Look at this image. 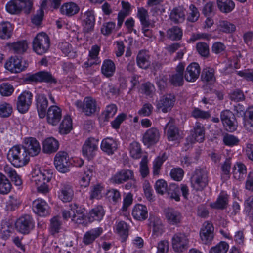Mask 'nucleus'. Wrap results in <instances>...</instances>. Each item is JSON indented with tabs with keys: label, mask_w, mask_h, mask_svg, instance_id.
Listing matches in <instances>:
<instances>
[{
	"label": "nucleus",
	"mask_w": 253,
	"mask_h": 253,
	"mask_svg": "<svg viewBox=\"0 0 253 253\" xmlns=\"http://www.w3.org/2000/svg\"><path fill=\"white\" fill-rule=\"evenodd\" d=\"M175 101L174 94H169L163 96L157 105V108L164 113H167L173 107Z\"/></svg>",
	"instance_id": "obj_23"
},
{
	"label": "nucleus",
	"mask_w": 253,
	"mask_h": 253,
	"mask_svg": "<svg viewBox=\"0 0 253 253\" xmlns=\"http://www.w3.org/2000/svg\"><path fill=\"white\" fill-rule=\"evenodd\" d=\"M229 99L236 102L243 101L245 100V96L243 91L237 88L232 90L228 94Z\"/></svg>",
	"instance_id": "obj_60"
},
{
	"label": "nucleus",
	"mask_w": 253,
	"mask_h": 253,
	"mask_svg": "<svg viewBox=\"0 0 253 253\" xmlns=\"http://www.w3.org/2000/svg\"><path fill=\"white\" fill-rule=\"evenodd\" d=\"M12 28L9 22H2L0 23V38L8 39L10 38L12 33Z\"/></svg>",
	"instance_id": "obj_48"
},
{
	"label": "nucleus",
	"mask_w": 253,
	"mask_h": 253,
	"mask_svg": "<svg viewBox=\"0 0 253 253\" xmlns=\"http://www.w3.org/2000/svg\"><path fill=\"white\" fill-rule=\"evenodd\" d=\"M105 214V211L103 207L98 205L92 209L89 212L87 219L89 222L94 221H100L102 220Z\"/></svg>",
	"instance_id": "obj_35"
},
{
	"label": "nucleus",
	"mask_w": 253,
	"mask_h": 253,
	"mask_svg": "<svg viewBox=\"0 0 253 253\" xmlns=\"http://www.w3.org/2000/svg\"><path fill=\"white\" fill-rule=\"evenodd\" d=\"M52 177V173L50 170H35L30 178L31 181L35 186L44 182H49Z\"/></svg>",
	"instance_id": "obj_14"
},
{
	"label": "nucleus",
	"mask_w": 253,
	"mask_h": 253,
	"mask_svg": "<svg viewBox=\"0 0 253 253\" xmlns=\"http://www.w3.org/2000/svg\"><path fill=\"white\" fill-rule=\"evenodd\" d=\"M150 59L149 51L146 50H141L138 52L136 57V64L139 68L146 69L150 66Z\"/></svg>",
	"instance_id": "obj_31"
},
{
	"label": "nucleus",
	"mask_w": 253,
	"mask_h": 253,
	"mask_svg": "<svg viewBox=\"0 0 253 253\" xmlns=\"http://www.w3.org/2000/svg\"><path fill=\"white\" fill-rule=\"evenodd\" d=\"M247 172L246 166L241 163H237L233 167L232 174L234 179L242 180Z\"/></svg>",
	"instance_id": "obj_40"
},
{
	"label": "nucleus",
	"mask_w": 253,
	"mask_h": 253,
	"mask_svg": "<svg viewBox=\"0 0 253 253\" xmlns=\"http://www.w3.org/2000/svg\"><path fill=\"white\" fill-rule=\"evenodd\" d=\"M58 197L62 202H70L74 197V190L72 185L68 182L60 183Z\"/></svg>",
	"instance_id": "obj_16"
},
{
	"label": "nucleus",
	"mask_w": 253,
	"mask_h": 253,
	"mask_svg": "<svg viewBox=\"0 0 253 253\" xmlns=\"http://www.w3.org/2000/svg\"><path fill=\"white\" fill-rule=\"evenodd\" d=\"M231 164V159L229 158L226 159L221 165V178L224 180H227L230 178Z\"/></svg>",
	"instance_id": "obj_53"
},
{
	"label": "nucleus",
	"mask_w": 253,
	"mask_h": 253,
	"mask_svg": "<svg viewBox=\"0 0 253 253\" xmlns=\"http://www.w3.org/2000/svg\"><path fill=\"white\" fill-rule=\"evenodd\" d=\"M78 110H81L85 115L90 116L94 114L97 109L96 100L92 97H85L84 101L78 100L74 103Z\"/></svg>",
	"instance_id": "obj_5"
},
{
	"label": "nucleus",
	"mask_w": 253,
	"mask_h": 253,
	"mask_svg": "<svg viewBox=\"0 0 253 253\" xmlns=\"http://www.w3.org/2000/svg\"><path fill=\"white\" fill-rule=\"evenodd\" d=\"M54 165L56 169L60 172L66 173L70 171L71 163L69 156L66 152L59 151L54 158Z\"/></svg>",
	"instance_id": "obj_8"
},
{
	"label": "nucleus",
	"mask_w": 253,
	"mask_h": 253,
	"mask_svg": "<svg viewBox=\"0 0 253 253\" xmlns=\"http://www.w3.org/2000/svg\"><path fill=\"white\" fill-rule=\"evenodd\" d=\"M3 169L4 172L8 175L16 186H21L22 185V179L14 169L9 165H6L4 167Z\"/></svg>",
	"instance_id": "obj_42"
},
{
	"label": "nucleus",
	"mask_w": 253,
	"mask_h": 253,
	"mask_svg": "<svg viewBox=\"0 0 253 253\" xmlns=\"http://www.w3.org/2000/svg\"><path fill=\"white\" fill-rule=\"evenodd\" d=\"M22 146L28 156H37L41 150L39 141L35 138L32 137L25 138Z\"/></svg>",
	"instance_id": "obj_11"
},
{
	"label": "nucleus",
	"mask_w": 253,
	"mask_h": 253,
	"mask_svg": "<svg viewBox=\"0 0 253 253\" xmlns=\"http://www.w3.org/2000/svg\"><path fill=\"white\" fill-rule=\"evenodd\" d=\"M12 185L6 176L0 172V193L7 194L11 190Z\"/></svg>",
	"instance_id": "obj_47"
},
{
	"label": "nucleus",
	"mask_w": 253,
	"mask_h": 253,
	"mask_svg": "<svg viewBox=\"0 0 253 253\" xmlns=\"http://www.w3.org/2000/svg\"><path fill=\"white\" fill-rule=\"evenodd\" d=\"M160 138L159 130L156 127H151L143 134L142 141L144 145L150 147L157 143Z\"/></svg>",
	"instance_id": "obj_13"
},
{
	"label": "nucleus",
	"mask_w": 253,
	"mask_h": 253,
	"mask_svg": "<svg viewBox=\"0 0 253 253\" xmlns=\"http://www.w3.org/2000/svg\"><path fill=\"white\" fill-rule=\"evenodd\" d=\"M149 226L153 228V234L157 236L163 232L162 221L158 217L151 215L149 219Z\"/></svg>",
	"instance_id": "obj_38"
},
{
	"label": "nucleus",
	"mask_w": 253,
	"mask_h": 253,
	"mask_svg": "<svg viewBox=\"0 0 253 253\" xmlns=\"http://www.w3.org/2000/svg\"><path fill=\"white\" fill-rule=\"evenodd\" d=\"M104 187L100 184L91 186L90 188L89 198L90 200L94 199H99L102 197V191Z\"/></svg>",
	"instance_id": "obj_57"
},
{
	"label": "nucleus",
	"mask_w": 253,
	"mask_h": 253,
	"mask_svg": "<svg viewBox=\"0 0 253 253\" xmlns=\"http://www.w3.org/2000/svg\"><path fill=\"white\" fill-rule=\"evenodd\" d=\"M215 70L212 68H205L203 69L201 79L203 82L212 83L215 81Z\"/></svg>",
	"instance_id": "obj_51"
},
{
	"label": "nucleus",
	"mask_w": 253,
	"mask_h": 253,
	"mask_svg": "<svg viewBox=\"0 0 253 253\" xmlns=\"http://www.w3.org/2000/svg\"><path fill=\"white\" fill-rule=\"evenodd\" d=\"M228 249V244L225 242L221 241L212 247L210 250V253H226Z\"/></svg>",
	"instance_id": "obj_64"
},
{
	"label": "nucleus",
	"mask_w": 253,
	"mask_h": 253,
	"mask_svg": "<svg viewBox=\"0 0 253 253\" xmlns=\"http://www.w3.org/2000/svg\"><path fill=\"white\" fill-rule=\"evenodd\" d=\"M13 112V108L9 103L1 102L0 103V117L7 118L9 117Z\"/></svg>",
	"instance_id": "obj_59"
},
{
	"label": "nucleus",
	"mask_w": 253,
	"mask_h": 253,
	"mask_svg": "<svg viewBox=\"0 0 253 253\" xmlns=\"http://www.w3.org/2000/svg\"><path fill=\"white\" fill-rule=\"evenodd\" d=\"M7 158L15 167H21L26 165L29 161V157L27 155L22 145H15L9 150L7 154Z\"/></svg>",
	"instance_id": "obj_1"
},
{
	"label": "nucleus",
	"mask_w": 253,
	"mask_h": 253,
	"mask_svg": "<svg viewBox=\"0 0 253 253\" xmlns=\"http://www.w3.org/2000/svg\"><path fill=\"white\" fill-rule=\"evenodd\" d=\"M47 123L52 126L58 124L62 118V110L56 105L51 106L46 112Z\"/></svg>",
	"instance_id": "obj_17"
},
{
	"label": "nucleus",
	"mask_w": 253,
	"mask_h": 253,
	"mask_svg": "<svg viewBox=\"0 0 253 253\" xmlns=\"http://www.w3.org/2000/svg\"><path fill=\"white\" fill-rule=\"evenodd\" d=\"M34 227V220L29 214H25L20 216L15 222L16 230L23 234H29Z\"/></svg>",
	"instance_id": "obj_6"
},
{
	"label": "nucleus",
	"mask_w": 253,
	"mask_h": 253,
	"mask_svg": "<svg viewBox=\"0 0 253 253\" xmlns=\"http://www.w3.org/2000/svg\"><path fill=\"white\" fill-rule=\"evenodd\" d=\"M201 68L196 62L190 64L184 72V78L187 82H194L199 77Z\"/></svg>",
	"instance_id": "obj_21"
},
{
	"label": "nucleus",
	"mask_w": 253,
	"mask_h": 253,
	"mask_svg": "<svg viewBox=\"0 0 253 253\" xmlns=\"http://www.w3.org/2000/svg\"><path fill=\"white\" fill-rule=\"evenodd\" d=\"M36 101L39 116L40 118H44L48 106L47 99L44 94H39L36 95Z\"/></svg>",
	"instance_id": "obj_27"
},
{
	"label": "nucleus",
	"mask_w": 253,
	"mask_h": 253,
	"mask_svg": "<svg viewBox=\"0 0 253 253\" xmlns=\"http://www.w3.org/2000/svg\"><path fill=\"white\" fill-rule=\"evenodd\" d=\"M208 172L205 168L196 169L191 177V187L196 191H203L208 185Z\"/></svg>",
	"instance_id": "obj_2"
},
{
	"label": "nucleus",
	"mask_w": 253,
	"mask_h": 253,
	"mask_svg": "<svg viewBox=\"0 0 253 253\" xmlns=\"http://www.w3.org/2000/svg\"><path fill=\"white\" fill-rule=\"evenodd\" d=\"M184 68L185 65L183 63L181 62L177 66L176 73L172 75L169 79V81L172 85L176 86L182 85L184 77Z\"/></svg>",
	"instance_id": "obj_26"
},
{
	"label": "nucleus",
	"mask_w": 253,
	"mask_h": 253,
	"mask_svg": "<svg viewBox=\"0 0 253 253\" xmlns=\"http://www.w3.org/2000/svg\"><path fill=\"white\" fill-rule=\"evenodd\" d=\"M58 48L65 54L70 58H74L77 56V53L73 49L72 45L68 42H63L59 43Z\"/></svg>",
	"instance_id": "obj_46"
},
{
	"label": "nucleus",
	"mask_w": 253,
	"mask_h": 253,
	"mask_svg": "<svg viewBox=\"0 0 253 253\" xmlns=\"http://www.w3.org/2000/svg\"><path fill=\"white\" fill-rule=\"evenodd\" d=\"M14 91L13 86L9 83H3L0 84V94L3 97L11 96Z\"/></svg>",
	"instance_id": "obj_61"
},
{
	"label": "nucleus",
	"mask_w": 253,
	"mask_h": 253,
	"mask_svg": "<svg viewBox=\"0 0 253 253\" xmlns=\"http://www.w3.org/2000/svg\"><path fill=\"white\" fill-rule=\"evenodd\" d=\"M122 9L118 14L117 27L120 28L123 24L125 18L127 16L130 11V4L128 2L122 1Z\"/></svg>",
	"instance_id": "obj_39"
},
{
	"label": "nucleus",
	"mask_w": 253,
	"mask_h": 253,
	"mask_svg": "<svg viewBox=\"0 0 253 253\" xmlns=\"http://www.w3.org/2000/svg\"><path fill=\"white\" fill-rule=\"evenodd\" d=\"M33 211L41 216H45L49 213V206L47 203L42 199L34 200L32 204Z\"/></svg>",
	"instance_id": "obj_24"
},
{
	"label": "nucleus",
	"mask_w": 253,
	"mask_h": 253,
	"mask_svg": "<svg viewBox=\"0 0 253 253\" xmlns=\"http://www.w3.org/2000/svg\"><path fill=\"white\" fill-rule=\"evenodd\" d=\"M202 242L205 245H210L214 238V227L212 223L205 222L200 231Z\"/></svg>",
	"instance_id": "obj_12"
},
{
	"label": "nucleus",
	"mask_w": 253,
	"mask_h": 253,
	"mask_svg": "<svg viewBox=\"0 0 253 253\" xmlns=\"http://www.w3.org/2000/svg\"><path fill=\"white\" fill-rule=\"evenodd\" d=\"M164 213L169 224L178 226L181 223L183 217L178 211L172 208H168L165 210Z\"/></svg>",
	"instance_id": "obj_22"
},
{
	"label": "nucleus",
	"mask_w": 253,
	"mask_h": 253,
	"mask_svg": "<svg viewBox=\"0 0 253 253\" xmlns=\"http://www.w3.org/2000/svg\"><path fill=\"white\" fill-rule=\"evenodd\" d=\"M60 10L62 14L71 16L78 12L79 7L74 2H68L63 4Z\"/></svg>",
	"instance_id": "obj_41"
},
{
	"label": "nucleus",
	"mask_w": 253,
	"mask_h": 253,
	"mask_svg": "<svg viewBox=\"0 0 253 253\" xmlns=\"http://www.w3.org/2000/svg\"><path fill=\"white\" fill-rule=\"evenodd\" d=\"M129 228V225L124 221H119L116 224V230L122 242H125L127 239Z\"/></svg>",
	"instance_id": "obj_37"
},
{
	"label": "nucleus",
	"mask_w": 253,
	"mask_h": 253,
	"mask_svg": "<svg viewBox=\"0 0 253 253\" xmlns=\"http://www.w3.org/2000/svg\"><path fill=\"white\" fill-rule=\"evenodd\" d=\"M83 22V30L85 33H89L94 28L95 19L92 11L88 10L84 14Z\"/></svg>",
	"instance_id": "obj_33"
},
{
	"label": "nucleus",
	"mask_w": 253,
	"mask_h": 253,
	"mask_svg": "<svg viewBox=\"0 0 253 253\" xmlns=\"http://www.w3.org/2000/svg\"><path fill=\"white\" fill-rule=\"evenodd\" d=\"M227 195H220L216 201L211 204V206L212 208L217 209H223L227 207L228 204Z\"/></svg>",
	"instance_id": "obj_55"
},
{
	"label": "nucleus",
	"mask_w": 253,
	"mask_h": 253,
	"mask_svg": "<svg viewBox=\"0 0 253 253\" xmlns=\"http://www.w3.org/2000/svg\"><path fill=\"white\" fill-rule=\"evenodd\" d=\"M59 147V142L56 139L49 137L43 141L42 151L45 154H50L56 152Z\"/></svg>",
	"instance_id": "obj_30"
},
{
	"label": "nucleus",
	"mask_w": 253,
	"mask_h": 253,
	"mask_svg": "<svg viewBox=\"0 0 253 253\" xmlns=\"http://www.w3.org/2000/svg\"><path fill=\"white\" fill-rule=\"evenodd\" d=\"M117 111V107L115 104H111L107 105L105 111L102 113L104 121H108L111 118H112L116 114Z\"/></svg>",
	"instance_id": "obj_63"
},
{
	"label": "nucleus",
	"mask_w": 253,
	"mask_h": 253,
	"mask_svg": "<svg viewBox=\"0 0 253 253\" xmlns=\"http://www.w3.org/2000/svg\"><path fill=\"white\" fill-rule=\"evenodd\" d=\"M134 172L132 170L124 169L116 173L110 180L113 183L120 184L129 179H134Z\"/></svg>",
	"instance_id": "obj_20"
},
{
	"label": "nucleus",
	"mask_w": 253,
	"mask_h": 253,
	"mask_svg": "<svg viewBox=\"0 0 253 253\" xmlns=\"http://www.w3.org/2000/svg\"><path fill=\"white\" fill-rule=\"evenodd\" d=\"M102 233L103 229L101 227L91 229L84 233L82 242L86 246L92 245Z\"/></svg>",
	"instance_id": "obj_25"
},
{
	"label": "nucleus",
	"mask_w": 253,
	"mask_h": 253,
	"mask_svg": "<svg viewBox=\"0 0 253 253\" xmlns=\"http://www.w3.org/2000/svg\"><path fill=\"white\" fill-rule=\"evenodd\" d=\"M220 120L225 129L229 132L235 131L238 123L234 114L229 110H224L220 112Z\"/></svg>",
	"instance_id": "obj_7"
},
{
	"label": "nucleus",
	"mask_w": 253,
	"mask_h": 253,
	"mask_svg": "<svg viewBox=\"0 0 253 253\" xmlns=\"http://www.w3.org/2000/svg\"><path fill=\"white\" fill-rule=\"evenodd\" d=\"M167 129V135L169 141H174L179 138V130L174 125L169 122L165 126V129Z\"/></svg>",
	"instance_id": "obj_44"
},
{
	"label": "nucleus",
	"mask_w": 253,
	"mask_h": 253,
	"mask_svg": "<svg viewBox=\"0 0 253 253\" xmlns=\"http://www.w3.org/2000/svg\"><path fill=\"white\" fill-rule=\"evenodd\" d=\"M168 157L166 153L157 156L153 162V172L154 175H158L161 167Z\"/></svg>",
	"instance_id": "obj_50"
},
{
	"label": "nucleus",
	"mask_w": 253,
	"mask_h": 253,
	"mask_svg": "<svg viewBox=\"0 0 253 253\" xmlns=\"http://www.w3.org/2000/svg\"><path fill=\"white\" fill-rule=\"evenodd\" d=\"M50 44V39L44 32L37 34L32 42L33 49L38 55H42L47 52Z\"/></svg>",
	"instance_id": "obj_4"
},
{
	"label": "nucleus",
	"mask_w": 253,
	"mask_h": 253,
	"mask_svg": "<svg viewBox=\"0 0 253 253\" xmlns=\"http://www.w3.org/2000/svg\"><path fill=\"white\" fill-rule=\"evenodd\" d=\"M218 8L223 13L231 12L235 7V3L232 0H217Z\"/></svg>",
	"instance_id": "obj_43"
},
{
	"label": "nucleus",
	"mask_w": 253,
	"mask_h": 253,
	"mask_svg": "<svg viewBox=\"0 0 253 253\" xmlns=\"http://www.w3.org/2000/svg\"><path fill=\"white\" fill-rule=\"evenodd\" d=\"M169 19L174 24L183 22L185 19V10L180 6L173 8L170 12Z\"/></svg>",
	"instance_id": "obj_32"
},
{
	"label": "nucleus",
	"mask_w": 253,
	"mask_h": 253,
	"mask_svg": "<svg viewBox=\"0 0 253 253\" xmlns=\"http://www.w3.org/2000/svg\"><path fill=\"white\" fill-rule=\"evenodd\" d=\"M28 44L25 40H22L12 44L11 49L16 54H22L27 49Z\"/></svg>",
	"instance_id": "obj_56"
},
{
	"label": "nucleus",
	"mask_w": 253,
	"mask_h": 253,
	"mask_svg": "<svg viewBox=\"0 0 253 253\" xmlns=\"http://www.w3.org/2000/svg\"><path fill=\"white\" fill-rule=\"evenodd\" d=\"M72 128V120L70 117H64L59 127V132L61 134L69 133Z\"/></svg>",
	"instance_id": "obj_49"
},
{
	"label": "nucleus",
	"mask_w": 253,
	"mask_h": 253,
	"mask_svg": "<svg viewBox=\"0 0 253 253\" xmlns=\"http://www.w3.org/2000/svg\"><path fill=\"white\" fill-rule=\"evenodd\" d=\"M116 71L114 62L111 59H105L101 68V73L106 77L110 78L114 76Z\"/></svg>",
	"instance_id": "obj_34"
},
{
	"label": "nucleus",
	"mask_w": 253,
	"mask_h": 253,
	"mask_svg": "<svg viewBox=\"0 0 253 253\" xmlns=\"http://www.w3.org/2000/svg\"><path fill=\"white\" fill-rule=\"evenodd\" d=\"M189 241L183 233H177L172 238V244L174 250L177 252H182L187 248Z\"/></svg>",
	"instance_id": "obj_18"
},
{
	"label": "nucleus",
	"mask_w": 253,
	"mask_h": 253,
	"mask_svg": "<svg viewBox=\"0 0 253 253\" xmlns=\"http://www.w3.org/2000/svg\"><path fill=\"white\" fill-rule=\"evenodd\" d=\"M182 29L176 26H174L169 29L167 31V37L172 41H179L182 37Z\"/></svg>",
	"instance_id": "obj_45"
},
{
	"label": "nucleus",
	"mask_w": 253,
	"mask_h": 253,
	"mask_svg": "<svg viewBox=\"0 0 253 253\" xmlns=\"http://www.w3.org/2000/svg\"><path fill=\"white\" fill-rule=\"evenodd\" d=\"M26 81L30 82L46 83L55 84L56 79L49 72L41 71L35 74L30 75L26 78Z\"/></svg>",
	"instance_id": "obj_9"
},
{
	"label": "nucleus",
	"mask_w": 253,
	"mask_h": 253,
	"mask_svg": "<svg viewBox=\"0 0 253 253\" xmlns=\"http://www.w3.org/2000/svg\"><path fill=\"white\" fill-rule=\"evenodd\" d=\"M106 195L109 201L114 204H116L121 201V193L117 189H110L107 191Z\"/></svg>",
	"instance_id": "obj_62"
},
{
	"label": "nucleus",
	"mask_w": 253,
	"mask_h": 253,
	"mask_svg": "<svg viewBox=\"0 0 253 253\" xmlns=\"http://www.w3.org/2000/svg\"><path fill=\"white\" fill-rule=\"evenodd\" d=\"M130 155L131 157L135 159H138L141 157L142 149L140 144L136 142L133 141L129 146Z\"/></svg>",
	"instance_id": "obj_58"
},
{
	"label": "nucleus",
	"mask_w": 253,
	"mask_h": 253,
	"mask_svg": "<svg viewBox=\"0 0 253 253\" xmlns=\"http://www.w3.org/2000/svg\"><path fill=\"white\" fill-rule=\"evenodd\" d=\"M62 222L60 218L58 216H55L50 220V225L49 230L52 235L58 233L61 229Z\"/></svg>",
	"instance_id": "obj_52"
},
{
	"label": "nucleus",
	"mask_w": 253,
	"mask_h": 253,
	"mask_svg": "<svg viewBox=\"0 0 253 253\" xmlns=\"http://www.w3.org/2000/svg\"><path fill=\"white\" fill-rule=\"evenodd\" d=\"M33 3L31 0H11L6 5L7 11L12 14H17L22 11L29 14L32 9Z\"/></svg>",
	"instance_id": "obj_3"
},
{
	"label": "nucleus",
	"mask_w": 253,
	"mask_h": 253,
	"mask_svg": "<svg viewBox=\"0 0 253 253\" xmlns=\"http://www.w3.org/2000/svg\"><path fill=\"white\" fill-rule=\"evenodd\" d=\"M100 147L103 152L108 155H112L117 149V141L113 138H106L102 141Z\"/></svg>",
	"instance_id": "obj_28"
},
{
	"label": "nucleus",
	"mask_w": 253,
	"mask_h": 253,
	"mask_svg": "<svg viewBox=\"0 0 253 253\" xmlns=\"http://www.w3.org/2000/svg\"><path fill=\"white\" fill-rule=\"evenodd\" d=\"M98 142V140L93 138L87 139L82 147L83 156L88 160L93 158L97 149Z\"/></svg>",
	"instance_id": "obj_19"
},
{
	"label": "nucleus",
	"mask_w": 253,
	"mask_h": 253,
	"mask_svg": "<svg viewBox=\"0 0 253 253\" xmlns=\"http://www.w3.org/2000/svg\"><path fill=\"white\" fill-rule=\"evenodd\" d=\"M28 64L23 63L22 59L17 56L11 57L5 64V67L11 73H18L24 71Z\"/></svg>",
	"instance_id": "obj_15"
},
{
	"label": "nucleus",
	"mask_w": 253,
	"mask_h": 253,
	"mask_svg": "<svg viewBox=\"0 0 253 253\" xmlns=\"http://www.w3.org/2000/svg\"><path fill=\"white\" fill-rule=\"evenodd\" d=\"M133 217L138 221H144L148 217V210L146 206L141 204L135 205L132 211Z\"/></svg>",
	"instance_id": "obj_29"
},
{
	"label": "nucleus",
	"mask_w": 253,
	"mask_h": 253,
	"mask_svg": "<svg viewBox=\"0 0 253 253\" xmlns=\"http://www.w3.org/2000/svg\"><path fill=\"white\" fill-rule=\"evenodd\" d=\"M166 192L171 199L176 201H180V188L178 184L174 183L169 184Z\"/></svg>",
	"instance_id": "obj_54"
},
{
	"label": "nucleus",
	"mask_w": 253,
	"mask_h": 253,
	"mask_svg": "<svg viewBox=\"0 0 253 253\" xmlns=\"http://www.w3.org/2000/svg\"><path fill=\"white\" fill-rule=\"evenodd\" d=\"M192 137L198 142H202L205 139V128L204 125L197 122L193 128Z\"/></svg>",
	"instance_id": "obj_36"
},
{
	"label": "nucleus",
	"mask_w": 253,
	"mask_h": 253,
	"mask_svg": "<svg viewBox=\"0 0 253 253\" xmlns=\"http://www.w3.org/2000/svg\"><path fill=\"white\" fill-rule=\"evenodd\" d=\"M33 94L30 91H24L18 97L16 103L17 109L22 114L29 110L32 102Z\"/></svg>",
	"instance_id": "obj_10"
}]
</instances>
